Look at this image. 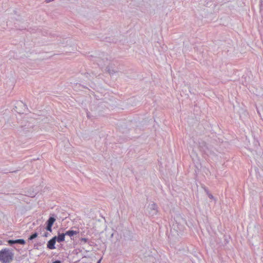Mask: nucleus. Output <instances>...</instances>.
Instances as JSON below:
<instances>
[{
	"instance_id": "obj_1",
	"label": "nucleus",
	"mask_w": 263,
	"mask_h": 263,
	"mask_svg": "<svg viewBox=\"0 0 263 263\" xmlns=\"http://www.w3.org/2000/svg\"><path fill=\"white\" fill-rule=\"evenodd\" d=\"M14 258L12 250L5 248L0 251V260L2 263H10Z\"/></svg>"
},
{
	"instance_id": "obj_2",
	"label": "nucleus",
	"mask_w": 263,
	"mask_h": 263,
	"mask_svg": "<svg viewBox=\"0 0 263 263\" xmlns=\"http://www.w3.org/2000/svg\"><path fill=\"white\" fill-rule=\"evenodd\" d=\"M34 121V120L32 119H31L30 121L23 120L21 125V132H23L24 134L32 132L34 126V123H33Z\"/></svg>"
},
{
	"instance_id": "obj_3",
	"label": "nucleus",
	"mask_w": 263,
	"mask_h": 263,
	"mask_svg": "<svg viewBox=\"0 0 263 263\" xmlns=\"http://www.w3.org/2000/svg\"><path fill=\"white\" fill-rule=\"evenodd\" d=\"M175 222L173 224L174 228H176L177 231H181L184 228V224L186 223L185 220L180 215H176L174 217Z\"/></svg>"
},
{
	"instance_id": "obj_4",
	"label": "nucleus",
	"mask_w": 263,
	"mask_h": 263,
	"mask_svg": "<svg viewBox=\"0 0 263 263\" xmlns=\"http://www.w3.org/2000/svg\"><path fill=\"white\" fill-rule=\"evenodd\" d=\"M198 148L201 152L208 156L213 154V151L211 148H210L208 144L203 141L199 142Z\"/></svg>"
},
{
	"instance_id": "obj_5",
	"label": "nucleus",
	"mask_w": 263,
	"mask_h": 263,
	"mask_svg": "<svg viewBox=\"0 0 263 263\" xmlns=\"http://www.w3.org/2000/svg\"><path fill=\"white\" fill-rule=\"evenodd\" d=\"M27 109V105L22 101H17L15 104L13 110L19 114H23Z\"/></svg>"
},
{
	"instance_id": "obj_6",
	"label": "nucleus",
	"mask_w": 263,
	"mask_h": 263,
	"mask_svg": "<svg viewBox=\"0 0 263 263\" xmlns=\"http://www.w3.org/2000/svg\"><path fill=\"white\" fill-rule=\"evenodd\" d=\"M56 216L52 214H50L48 219L46 221L45 229L50 232H52V227L56 220Z\"/></svg>"
},
{
	"instance_id": "obj_7",
	"label": "nucleus",
	"mask_w": 263,
	"mask_h": 263,
	"mask_svg": "<svg viewBox=\"0 0 263 263\" xmlns=\"http://www.w3.org/2000/svg\"><path fill=\"white\" fill-rule=\"evenodd\" d=\"M108 61L107 55H105L104 53H102V57H99L96 60L97 64L100 66H104Z\"/></svg>"
},
{
	"instance_id": "obj_8",
	"label": "nucleus",
	"mask_w": 263,
	"mask_h": 263,
	"mask_svg": "<svg viewBox=\"0 0 263 263\" xmlns=\"http://www.w3.org/2000/svg\"><path fill=\"white\" fill-rule=\"evenodd\" d=\"M149 214L151 216L156 215L158 213L157 205L155 203H153L148 206Z\"/></svg>"
},
{
	"instance_id": "obj_9",
	"label": "nucleus",
	"mask_w": 263,
	"mask_h": 263,
	"mask_svg": "<svg viewBox=\"0 0 263 263\" xmlns=\"http://www.w3.org/2000/svg\"><path fill=\"white\" fill-rule=\"evenodd\" d=\"M8 243L10 246H12L16 243L25 245L26 243V241L24 239H17L15 240L9 239L8 240Z\"/></svg>"
},
{
	"instance_id": "obj_10",
	"label": "nucleus",
	"mask_w": 263,
	"mask_h": 263,
	"mask_svg": "<svg viewBox=\"0 0 263 263\" xmlns=\"http://www.w3.org/2000/svg\"><path fill=\"white\" fill-rule=\"evenodd\" d=\"M53 238H55V240L58 242H61L65 241V234L64 233H60L59 231L58 233V236L53 237Z\"/></svg>"
},
{
	"instance_id": "obj_11",
	"label": "nucleus",
	"mask_w": 263,
	"mask_h": 263,
	"mask_svg": "<svg viewBox=\"0 0 263 263\" xmlns=\"http://www.w3.org/2000/svg\"><path fill=\"white\" fill-rule=\"evenodd\" d=\"M55 238H53V237L50 239L47 244V248L50 250H53L55 249V244L56 243V241L55 240Z\"/></svg>"
},
{
	"instance_id": "obj_12",
	"label": "nucleus",
	"mask_w": 263,
	"mask_h": 263,
	"mask_svg": "<svg viewBox=\"0 0 263 263\" xmlns=\"http://www.w3.org/2000/svg\"><path fill=\"white\" fill-rule=\"evenodd\" d=\"M106 70L110 76L117 72V70L115 69L111 65H108L106 68Z\"/></svg>"
},
{
	"instance_id": "obj_13",
	"label": "nucleus",
	"mask_w": 263,
	"mask_h": 263,
	"mask_svg": "<svg viewBox=\"0 0 263 263\" xmlns=\"http://www.w3.org/2000/svg\"><path fill=\"white\" fill-rule=\"evenodd\" d=\"M64 234L66 235L69 236L71 238L74 235H76L78 234H79V232L77 231H73L72 230H68L66 231Z\"/></svg>"
},
{
	"instance_id": "obj_14",
	"label": "nucleus",
	"mask_w": 263,
	"mask_h": 263,
	"mask_svg": "<svg viewBox=\"0 0 263 263\" xmlns=\"http://www.w3.org/2000/svg\"><path fill=\"white\" fill-rule=\"evenodd\" d=\"M38 236V233L37 232H34L33 234H32L28 238L29 240H32L33 239L36 238Z\"/></svg>"
},
{
	"instance_id": "obj_15",
	"label": "nucleus",
	"mask_w": 263,
	"mask_h": 263,
	"mask_svg": "<svg viewBox=\"0 0 263 263\" xmlns=\"http://www.w3.org/2000/svg\"><path fill=\"white\" fill-rule=\"evenodd\" d=\"M126 234L128 236V237H127V238H125L127 240H132L133 238V236L132 235V233L129 231H126Z\"/></svg>"
},
{
	"instance_id": "obj_16",
	"label": "nucleus",
	"mask_w": 263,
	"mask_h": 263,
	"mask_svg": "<svg viewBox=\"0 0 263 263\" xmlns=\"http://www.w3.org/2000/svg\"><path fill=\"white\" fill-rule=\"evenodd\" d=\"M80 240L82 241H84V242H87L88 241V239L85 237H81L80 238Z\"/></svg>"
},
{
	"instance_id": "obj_17",
	"label": "nucleus",
	"mask_w": 263,
	"mask_h": 263,
	"mask_svg": "<svg viewBox=\"0 0 263 263\" xmlns=\"http://www.w3.org/2000/svg\"><path fill=\"white\" fill-rule=\"evenodd\" d=\"M207 251L208 252H209L212 254L213 252V248L211 246H210V248L209 247L208 249H207Z\"/></svg>"
},
{
	"instance_id": "obj_18",
	"label": "nucleus",
	"mask_w": 263,
	"mask_h": 263,
	"mask_svg": "<svg viewBox=\"0 0 263 263\" xmlns=\"http://www.w3.org/2000/svg\"><path fill=\"white\" fill-rule=\"evenodd\" d=\"M49 235V233L48 232H45L43 235L42 236L47 237Z\"/></svg>"
},
{
	"instance_id": "obj_19",
	"label": "nucleus",
	"mask_w": 263,
	"mask_h": 263,
	"mask_svg": "<svg viewBox=\"0 0 263 263\" xmlns=\"http://www.w3.org/2000/svg\"><path fill=\"white\" fill-rule=\"evenodd\" d=\"M44 229H45V228H42V227H39V228L37 229V230H39V232H40L41 233V232H42V231H44Z\"/></svg>"
},
{
	"instance_id": "obj_20",
	"label": "nucleus",
	"mask_w": 263,
	"mask_h": 263,
	"mask_svg": "<svg viewBox=\"0 0 263 263\" xmlns=\"http://www.w3.org/2000/svg\"><path fill=\"white\" fill-rule=\"evenodd\" d=\"M86 114H87V116L88 118H90L91 116H90V114L89 112H86Z\"/></svg>"
},
{
	"instance_id": "obj_21",
	"label": "nucleus",
	"mask_w": 263,
	"mask_h": 263,
	"mask_svg": "<svg viewBox=\"0 0 263 263\" xmlns=\"http://www.w3.org/2000/svg\"><path fill=\"white\" fill-rule=\"evenodd\" d=\"M52 263H61V261L59 260H57L55 261H54Z\"/></svg>"
},
{
	"instance_id": "obj_22",
	"label": "nucleus",
	"mask_w": 263,
	"mask_h": 263,
	"mask_svg": "<svg viewBox=\"0 0 263 263\" xmlns=\"http://www.w3.org/2000/svg\"><path fill=\"white\" fill-rule=\"evenodd\" d=\"M209 197L210 198H211V199L214 198V197H213V196L212 194H209Z\"/></svg>"
},
{
	"instance_id": "obj_23",
	"label": "nucleus",
	"mask_w": 263,
	"mask_h": 263,
	"mask_svg": "<svg viewBox=\"0 0 263 263\" xmlns=\"http://www.w3.org/2000/svg\"><path fill=\"white\" fill-rule=\"evenodd\" d=\"M101 260V259H99V260L98 261L97 263H100Z\"/></svg>"
},
{
	"instance_id": "obj_24",
	"label": "nucleus",
	"mask_w": 263,
	"mask_h": 263,
	"mask_svg": "<svg viewBox=\"0 0 263 263\" xmlns=\"http://www.w3.org/2000/svg\"><path fill=\"white\" fill-rule=\"evenodd\" d=\"M81 236H84V233H81Z\"/></svg>"
},
{
	"instance_id": "obj_25",
	"label": "nucleus",
	"mask_w": 263,
	"mask_h": 263,
	"mask_svg": "<svg viewBox=\"0 0 263 263\" xmlns=\"http://www.w3.org/2000/svg\"><path fill=\"white\" fill-rule=\"evenodd\" d=\"M2 241L1 240H0V245H2Z\"/></svg>"
},
{
	"instance_id": "obj_26",
	"label": "nucleus",
	"mask_w": 263,
	"mask_h": 263,
	"mask_svg": "<svg viewBox=\"0 0 263 263\" xmlns=\"http://www.w3.org/2000/svg\"><path fill=\"white\" fill-rule=\"evenodd\" d=\"M16 171H13V172H12V173H13V172L15 173V172H16Z\"/></svg>"
},
{
	"instance_id": "obj_27",
	"label": "nucleus",
	"mask_w": 263,
	"mask_h": 263,
	"mask_svg": "<svg viewBox=\"0 0 263 263\" xmlns=\"http://www.w3.org/2000/svg\"><path fill=\"white\" fill-rule=\"evenodd\" d=\"M124 237L125 238H126V236L125 235V234H124Z\"/></svg>"
}]
</instances>
